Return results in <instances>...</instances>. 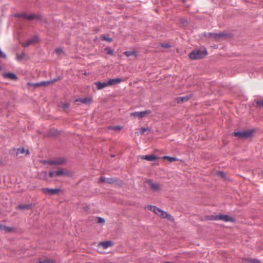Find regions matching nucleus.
Segmentation results:
<instances>
[{
    "mask_svg": "<svg viewBox=\"0 0 263 263\" xmlns=\"http://www.w3.org/2000/svg\"><path fill=\"white\" fill-rule=\"evenodd\" d=\"M208 54L207 50L205 48H201L198 49L193 50L189 55L191 60L201 59L205 57Z\"/></svg>",
    "mask_w": 263,
    "mask_h": 263,
    "instance_id": "f257e3e1",
    "label": "nucleus"
},
{
    "mask_svg": "<svg viewBox=\"0 0 263 263\" xmlns=\"http://www.w3.org/2000/svg\"><path fill=\"white\" fill-rule=\"evenodd\" d=\"M17 22L18 19L22 17L28 21H32L34 19L41 20V16L40 15H36L33 14H26L25 13H17Z\"/></svg>",
    "mask_w": 263,
    "mask_h": 263,
    "instance_id": "f03ea898",
    "label": "nucleus"
},
{
    "mask_svg": "<svg viewBox=\"0 0 263 263\" xmlns=\"http://www.w3.org/2000/svg\"><path fill=\"white\" fill-rule=\"evenodd\" d=\"M253 130L251 129L248 131L235 132L233 135L237 137L239 139H247L253 136Z\"/></svg>",
    "mask_w": 263,
    "mask_h": 263,
    "instance_id": "7ed1b4c3",
    "label": "nucleus"
},
{
    "mask_svg": "<svg viewBox=\"0 0 263 263\" xmlns=\"http://www.w3.org/2000/svg\"><path fill=\"white\" fill-rule=\"evenodd\" d=\"M210 220H221L225 222H234L235 219L231 216H229L228 215H223V214H220V215H217L215 216H212V217L210 219Z\"/></svg>",
    "mask_w": 263,
    "mask_h": 263,
    "instance_id": "20e7f679",
    "label": "nucleus"
},
{
    "mask_svg": "<svg viewBox=\"0 0 263 263\" xmlns=\"http://www.w3.org/2000/svg\"><path fill=\"white\" fill-rule=\"evenodd\" d=\"M39 41V37L36 35H34L31 38L29 39L26 42L24 43H20L23 47H28L30 45H33L37 43Z\"/></svg>",
    "mask_w": 263,
    "mask_h": 263,
    "instance_id": "39448f33",
    "label": "nucleus"
},
{
    "mask_svg": "<svg viewBox=\"0 0 263 263\" xmlns=\"http://www.w3.org/2000/svg\"><path fill=\"white\" fill-rule=\"evenodd\" d=\"M146 182L153 192H160L161 191V186L159 183L153 182L151 180H147Z\"/></svg>",
    "mask_w": 263,
    "mask_h": 263,
    "instance_id": "423d86ee",
    "label": "nucleus"
},
{
    "mask_svg": "<svg viewBox=\"0 0 263 263\" xmlns=\"http://www.w3.org/2000/svg\"><path fill=\"white\" fill-rule=\"evenodd\" d=\"M42 192L47 195H53L59 192V189L43 188Z\"/></svg>",
    "mask_w": 263,
    "mask_h": 263,
    "instance_id": "0eeeda50",
    "label": "nucleus"
},
{
    "mask_svg": "<svg viewBox=\"0 0 263 263\" xmlns=\"http://www.w3.org/2000/svg\"><path fill=\"white\" fill-rule=\"evenodd\" d=\"M149 112V111L147 110H145L144 111H136L134 112H132L130 114V116L134 117H137L139 118H142Z\"/></svg>",
    "mask_w": 263,
    "mask_h": 263,
    "instance_id": "6e6552de",
    "label": "nucleus"
},
{
    "mask_svg": "<svg viewBox=\"0 0 263 263\" xmlns=\"http://www.w3.org/2000/svg\"><path fill=\"white\" fill-rule=\"evenodd\" d=\"M99 181L108 184H114L117 182V180L113 178H106L105 177L101 176L99 179Z\"/></svg>",
    "mask_w": 263,
    "mask_h": 263,
    "instance_id": "1a4fd4ad",
    "label": "nucleus"
},
{
    "mask_svg": "<svg viewBox=\"0 0 263 263\" xmlns=\"http://www.w3.org/2000/svg\"><path fill=\"white\" fill-rule=\"evenodd\" d=\"M227 36V34L224 33H210L208 37H210L215 40H218L220 38Z\"/></svg>",
    "mask_w": 263,
    "mask_h": 263,
    "instance_id": "9d476101",
    "label": "nucleus"
},
{
    "mask_svg": "<svg viewBox=\"0 0 263 263\" xmlns=\"http://www.w3.org/2000/svg\"><path fill=\"white\" fill-rule=\"evenodd\" d=\"M158 216H161V217L163 218H167L169 220H173V217L170 215L168 213H167L166 212L162 210L161 209L159 213H158Z\"/></svg>",
    "mask_w": 263,
    "mask_h": 263,
    "instance_id": "9b49d317",
    "label": "nucleus"
},
{
    "mask_svg": "<svg viewBox=\"0 0 263 263\" xmlns=\"http://www.w3.org/2000/svg\"><path fill=\"white\" fill-rule=\"evenodd\" d=\"M3 77L6 79L15 80L16 79V76L15 74L10 72L3 73Z\"/></svg>",
    "mask_w": 263,
    "mask_h": 263,
    "instance_id": "f8f14e48",
    "label": "nucleus"
},
{
    "mask_svg": "<svg viewBox=\"0 0 263 263\" xmlns=\"http://www.w3.org/2000/svg\"><path fill=\"white\" fill-rule=\"evenodd\" d=\"M158 158V157L156 155H154V154L145 155V156H142V158L143 159H145L148 161L155 160L157 159Z\"/></svg>",
    "mask_w": 263,
    "mask_h": 263,
    "instance_id": "ddd939ff",
    "label": "nucleus"
},
{
    "mask_svg": "<svg viewBox=\"0 0 263 263\" xmlns=\"http://www.w3.org/2000/svg\"><path fill=\"white\" fill-rule=\"evenodd\" d=\"M58 79H54L51 80L50 81H43L40 83H37L36 84H34V86H41V85H47L50 83H52L56 82L57 81H58Z\"/></svg>",
    "mask_w": 263,
    "mask_h": 263,
    "instance_id": "4468645a",
    "label": "nucleus"
},
{
    "mask_svg": "<svg viewBox=\"0 0 263 263\" xmlns=\"http://www.w3.org/2000/svg\"><path fill=\"white\" fill-rule=\"evenodd\" d=\"M95 84L96 85L98 89H103V88L109 85V84H108V82H96Z\"/></svg>",
    "mask_w": 263,
    "mask_h": 263,
    "instance_id": "2eb2a0df",
    "label": "nucleus"
},
{
    "mask_svg": "<svg viewBox=\"0 0 263 263\" xmlns=\"http://www.w3.org/2000/svg\"><path fill=\"white\" fill-rule=\"evenodd\" d=\"M122 82V79L121 78H117L115 79H109L108 81V84L109 85H112L115 83L119 84Z\"/></svg>",
    "mask_w": 263,
    "mask_h": 263,
    "instance_id": "dca6fc26",
    "label": "nucleus"
},
{
    "mask_svg": "<svg viewBox=\"0 0 263 263\" xmlns=\"http://www.w3.org/2000/svg\"><path fill=\"white\" fill-rule=\"evenodd\" d=\"M32 208V204H20L17 205V209L20 210H29Z\"/></svg>",
    "mask_w": 263,
    "mask_h": 263,
    "instance_id": "f3484780",
    "label": "nucleus"
},
{
    "mask_svg": "<svg viewBox=\"0 0 263 263\" xmlns=\"http://www.w3.org/2000/svg\"><path fill=\"white\" fill-rule=\"evenodd\" d=\"M190 97L189 96L177 97L176 101L178 103H181L187 101L190 99Z\"/></svg>",
    "mask_w": 263,
    "mask_h": 263,
    "instance_id": "a211bd4d",
    "label": "nucleus"
},
{
    "mask_svg": "<svg viewBox=\"0 0 263 263\" xmlns=\"http://www.w3.org/2000/svg\"><path fill=\"white\" fill-rule=\"evenodd\" d=\"M112 245L113 242L111 241H103L100 243V245L102 246L103 249H106Z\"/></svg>",
    "mask_w": 263,
    "mask_h": 263,
    "instance_id": "6ab92c4d",
    "label": "nucleus"
},
{
    "mask_svg": "<svg viewBox=\"0 0 263 263\" xmlns=\"http://www.w3.org/2000/svg\"><path fill=\"white\" fill-rule=\"evenodd\" d=\"M55 177L59 176H68L69 173L67 172H64L62 169H60L55 171Z\"/></svg>",
    "mask_w": 263,
    "mask_h": 263,
    "instance_id": "aec40b11",
    "label": "nucleus"
},
{
    "mask_svg": "<svg viewBox=\"0 0 263 263\" xmlns=\"http://www.w3.org/2000/svg\"><path fill=\"white\" fill-rule=\"evenodd\" d=\"M79 101L84 104H90L92 102L91 99H90L88 98H79V99H77L76 100V102H78Z\"/></svg>",
    "mask_w": 263,
    "mask_h": 263,
    "instance_id": "412c9836",
    "label": "nucleus"
},
{
    "mask_svg": "<svg viewBox=\"0 0 263 263\" xmlns=\"http://www.w3.org/2000/svg\"><path fill=\"white\" fill-rule=\"evenodd\" d=\"M18 154H24L25 156H28L29 154L28 149H25L23 147L17 148V155Z\"/></svg>",
    "mask_w": 263,
    "mask_h": 263,
    "instance_id": "4be33fe9",
    "label": "nucleus"
},
{
    "mask_svg": "<svg viewBox=\"0 0 263 263\" xmlns=\"http://www.w3.org/2000/svg\"><path fill=\"white\" fill-rule=\"evenodd\" d=\"M149 210L154 212L157 215H158V213L160 212L161 209L158 208L157 206L155 205H149Z\"/></svg>",
    "mask_w": 263,
    "mask_h": 263,
    "instance_id": "5701e85b",
    "label": "nucleus"
},
{
    "mask_svg": "<svg viewBox=\"0 0 263 263\" xmlns=\"http://www.w3.org/2000/svg\"><path fill=\"white\" fill-rule=\"evenodd\" d=\"M245 260L249 263H261L260 260L257 258H247Z\"/></svg>",
    "mask_w": 263,
    "mask_h": 263,
    "instance_id": "b1692460",
    "label": "nucleus"
},
{
    "mask_svg": "<svg viewBox=\"0 0 263 263\" xmlns=\"http://www.w3.org/2000/svg\"><path fill=\"white\" fill-rule=\"evenodd\" d=\"M164 160H168L170 162L178 160L176 157H170L168 156H165L163 157Z\"/></svg>",
    "mask_w": 263,
    "mask_h": 263,
    "instance_id": "393cba45",
    "label": "nucleus"
},
{
    "mask_svg": "<svg viewBox=\"0 0 263 263\" xmlns=\"http://www.w3.org/2000/svg\"><path fill=\"white\" fill-rule=\"evenodd\" d=\"M0 230L4 231L5 232H10L11 231V228L0 224Z\"/></svg>",
    "mask_w": 263,
    "mask_h": 263,
    "instance_id": "a878e982",
    "label": "nucleus"
},
{
    "mask_svg": "<svg viewBox=\"0 0 263 263\" xmlns=\"http://www.w3.org/2000/svg\"><path fill=\"white\" fill-rule=\"evenodd\" d=\"M124 54L126 57H129L133 55H136V52L135 51H126L124 52Z\"/></svg>",
    "mask_w": 263,
    "mask_h": 263,
    "instance_id": "bb28decb",
    "label": "nucleus"
},
{
    "mask_svg": "<svg viewBox=\"0 0 263 263\" xmlns=\"http://www.w3.org/2000/svg\"><path fill=\"white\" fill-rule=\"evenodd\" d=\"M109 129H112V130H121L122 129V126L121 125H117V126H109L108 127Z\"/></svg>",
    "mask_w": 263,
    "mask_h": 263,
    "instance_id": "cd10ccee",
    "label": "nucleus"
},
{
    "mask_svg": "<svg viewBox=\"0 0 263 263\" xmlns=\"http://www.w3.org/2000/svg\"><path fill=\"white\" fill-rule=\"evenodd\" d=\"M150 128L148 127H142L140 128L139 132L141 135H143L145 132L150 131Z\"/></svg>",
    "mask_w": 263,
    "mask_h": 263,
    "instance_id": "c85d7f7f",
    "label": "nucleus"
},
{
    "mask_svg": "<svg viewBox=\"0 0 263 263\" xmlns=\"http://www.w3.org/2000/svg\"><path fill=\"white\" fill-rule=\"evenodd\" d=\"M96 221L98 223H104L105 222V219L101 217H96Z\"/></svg>",
    "mask_w": 263,
    "mask_h": 263,
    "instance_id": "c756f323",
    "label": "nucleus"
},
{
    "mask_svg": "<svg viewBox=\"0 0 263 263\" xmlns=\"http://www.w3.org/2000/svg\"><path fill=\"white\" fill-rule=\"evenodd\" d=\"M39 263H54V261L52 259H47L43 260H40Z\"/></svg>",
    "mask_w": 263,
    "mask_h": 263,
    "instance_id": "7c9ffc66",
    "label": "nucleus"
},
{
    "mask_svg": "<svg viewBox=\"0 0 263 263\" xmlns=\"http://www.w3.org/2000/svg\"><path fill=\"white\" fill-rule=\"evenodd\" d=\"M256 103L258 106L263 108V100H256Z\"/></svg>",
    "mask_w": 263,
    "mask_h": 263,
    "instance_id": "2f4dec72",
    "label": "nucleus"
},
{
    "mask_svg": "<svg viewBox=\"0 0 263 263\" xmlns=\"http://www.w3.org/2000/svg\"><path fill=\"white\" fill-rule=\"evenodd\" d=\"M62 162H63L62 161H55V160H50L49 162V164H51V165H54V164H60V163H62Z\"/></svg>",
    "mask_w": 263,
    "mask_h": 263,
    "instance_id": "473e14b6",
    "label": "nucleus"
},
{
    "mask_svg": "<svg viewBox=\"0 0 263 263\" xmlns=\"http://www.w3.org/2000/svg\"><path fill=\"white\" fill-rule=\"evenodd\" d=\"M69 106V104L68 103H64L61 104V107L64 109L68 108Z\"/></svg>",
    "mask_w": 263,
    "mask_h": 263,
    "instance_id": "72a5a7b5",
    "label": "nucleus"
},
{
    "mask_svg": "<svg viewBox=\"0 0 263 263\" xmlns=\"http://www.w3.org/2000/svg\"><path fill=\"white\" fill-rule=\"evenodd\" d=\"M161 46L162 47H164V48H168L171 47V45L170 44H168V43H164V44H161Z\"/></svg>",
    "mask_w": 263,
    "mask_h": 263,
    "instance_id": "f704fd0d",
    "label": "nucleus"
},
{
    "mask_svg": "<svg viewBox=\"0 0 263 263\" xmlns=\"http://www.w3.org/2000/svg\"><path fill=\"white\" fill-rule=\"evenodd\" d=\"M105 50L106 51L107 53L111 55L114 54L113 51L110 48H106Z\"/></svg>",
    "mask_w": 263,
    "mask_h": 263,
    "instance_id": "c9c22d12",
    "label": "nucleus"
},
{
    "mask_svg": "<svg viewBox=\"0 0 263 263\" xmlns=\"http://www.w3.org/2000/svg\"><path fill=\"white\" fill-rule=\"evenodd\" d=\"M24 57H25V54L24 53H22L20 55H17V61H20V60H22Z\"/></svg>",
    "mask_w": 263,
    "mask_h": 263,
    "instance_id": "e433bc0d",
    "label": "nucleus"
},
{
    "mask_svg": "<svg viewBox=\"0 0 263 263\" xmlns=\"http://www.w3.org/2000/svg\"><path fill=\"white\" fill-rule=\"evenodd\" d=\"M55 51L59 54L63 52V50L62 48H57L55 49Z\"/></svg>",
    "mask_w": 263,
    "mask_h": 263,
    "instance_id": "4c0bfd02",
    "label": "nucleus"
},
{
    "mask_svg": "<svg viewBox=\"0 0 263 263\" xmlns=\"http://www.w3.org/2000/svg\"><path fill=\"white\" fill-rule=\"evenodd\" d=\"M49 175L51 178L55 177V171H50L49 172Z\"/></svg>",
    "mask_w": 263,
    "mask_h": 263,
    "instance_id": "58836bf2",
    "label": "nucleus"
},
{
    "mask_svg": "<svg viewBox=\"0 0 263 263\" xmlns=\"http://www.w3.org/2000/svg\"><path fill=\"white\" fill-rule=\"evenodd\" d=\"M103 38H104V40H105L108 42H110L112 41V39L110 37H107L104 36Z\"/></svg>",
    "mask_w": 263,
    "mask_h": 263,
    "instance_id": "ea45409f",
    "label": "nucleus"
},
{
    "mask_svg": "<svg viewBox=\"0 0 263 263\" xmlns=\"http://www.w3.org/2000/svg\"><path fill=\"white\" fill-rule=\"evenodd\" d=\"M6 55L0 50V58H6Z\"/></svg>",
    "mask_w": 263,
    "mask_h": 263,
    "instance_id": "a19ab883",
    "label": "nucleus"
},
{
    "mask_svg": "<svg viewBox=\"0 0 263 263\" xmlns=\"http://www.w3.org/2000/svg\"><path fill=\"white\" fill-rule=\"evenodd\" d=\"M181 22L183 24H187V20L186 18H183V19H182L181 20Z\"/></svg>",
    "mask_w": 263,
    "mask_h": 263,
    "instance_id": "79ce46f5",
    "label": "nucleus"
},
{
    "mask_svg": "<svg viewBox=\"0 0 263 263\" xmlns=\"http://www.w3.org/2000/svg\"><path fill=\"white\" fill-rule=\"evenodd\" d=\"M219 174L222 177H225V173L223 171H220L219 172Z\"/></svg>",
    "mask_w": 263,
    "mask_h": 263,
    "instance_id": "37998d69",
    "label": "nucleus"
},
{
    "mask_svg": "<svg viewBox=\"0 0 263 263\" xmlns=\"http://www.w3.org/2000/svg\"><path fill=\"white\" fill-rule=\"evenodd\" d=\"M47 173L46 172H43L42 173V175H43L44 176H46Z\"/></svg>",
    "mask_w": 263,
    "mask_h": 263,
    "instance_id": "c03bdc74",
    "label": "nucleus"
},
{
    "mask_svg": "<svg viewBox=\"0 0 263 263\" xmlns=\"http://www.w3.org/2000/svg\"><path fill=\"white\" fill-rule=\"evenodd\" d=\"M164 263H172L171 262H170V261H166V262H165Z\"/></svg>",
    "mask_w": 263,
    "mask_h": 263,
    "instance_id": "a18cd8bd",
    "label": "nucleus"
},
{
    "mask_svg": "<svg viewBox=\"0 0 263 263\" xmlns=\"http://www.w3.org/2000/svg\"><path fill=\"white\" fill-rule=\"evenodd\" d=\"M111 156L112 157H114L115 155H111Z\"/></svg>",
    "mask_w": 263,
    "mask_h": 263,
    "instance_id": "49530a36",
    "label": "nucleus"
},
{
    "mask_svg": "<svg viewBox=\"0 0 263 263\" xmlns=\"http://www.w3.org/2000/svg\"><path fill=\"white\" fill-rule=\"evenodd\" d=\"M2 70V67L1 66H0V71Z\"/></svg>",
    "mask_w": 263,
    "mask_h": 263,
    "instance_id": "de8ad7c7",
    "label": "nucleus"
}]
</instances>
